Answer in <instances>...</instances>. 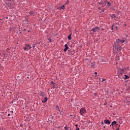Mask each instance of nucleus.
<instances>
[{
	"label": "nucleus",
	"instance_id": "obj_25",
	"mask_svg": "<svg viewBox=\"0 0 130 130\" xmlns=\"http://www.w3.org/2000/svg\"><path fill=\"white\" fill-rule=\"evenodd\" d=\"M68 4H69V1H68L67 3L65 4V5H68Z\"/></svg>",
	"mask_w": 130,
	"mask_h": 130
},
{
	"label": "nucleus",
	"instance_id": "obj_8",
	"mask_svg": "<svg viewBox=\"0 0 130 130\" xmlns=\"http://www.w3.org/2000/svg\"><path fill=\"white\" fill-rule=\"evenodd\" d=\"M50 84L52 86H53V88H56V86H57L55 83L53 82V81H51L50 82Z\"/></svg>",
	"mask_w": 130,
	"mask_h": 130
},
{
	"label": "nucleus",
	"instance_id": "obj_11",
	"mask_svg": "<svg viewBox=\"0 0 130 130\" xmlns=\"http://www.w3.org/2000/svg\"><path fill=\"white\" fill-rule=\"evenodd\" d=\"M47 100H48V98H47V97H45V98H44V100L43 101H42V103H46V102H47Z\"/></svg>",
	"mask_w": 130,
	"mask_h": 130
},
{
	"label": "nucleus",
	"instance_id": "obj_34",
	"mask_svg": "<svg viewBox=\"0 0 130 130\" xmlns=\"http://www.w3.org/2000/svg\"><path fill=\"white\" fill-rule=\"evenodd\" d=\"M116 30H117V26H116Z\"/></svg>",
	"mask_w": 130,
	"mask_h": 130
},
{
	"label": "nucleus",
	"instance_id": "obj_40",
	"mask_svg": "<svg viewBox=\"0 0 130 130\" xmlns=\"http://www.w3.org/2000/svg\"><path fill=\"white\" fill-rule=\"evenodd\" d=\"M94 95H96V93H94Z\"/></svg>",
	"mask_w": 130,
	"mask_h": 130
},
{
	"label": "nucleus",
	"instance_id": "obj_17",
	"mask_svg": "<svg viewBox=\"0 0 130 130\" xmlns=\"http://www.w3.org/2000/svg\"><path fill=\"white\" fill-rule=\"evenodd\" d=\"M40 95L42 97H44V96H45V94L44 92H41Z\"/></svg>",
	"mask_w": 130,
	"mask_h": 130
},
{
	"label": "nucleus",
	"instance_id": "obj_7",
	"mask_svg": "<svg viewBox=\"0 0 130 130\" xmlns=\"http://www.w3.org/2000/svg\"><path fill=\"white\" fill-rule=\"evenodd\" d=\"M65 48L63 49L64 52H67L68 51V50L69 49V46H68V44L64 45Z\"/></svg>",
	"mask_w": 130,
	"mask_h": 130
},
{
	"label": "nucleus",
	"instance_id": "obj_28",
	"mask_svg": "<svg viewBox=\"0 0 130 130\" xmlns=\"http://www.w3.org/2000/svg\"><path fill=\"white\" fill-rule=\"evenodd\" d=\"M8 116H11V114H8Z\"/></svg>",
	"mask_w": 130,
	"mask_h": 130
},
{
	"label": "nucleus",
	"instance_id": "obj_24",
	"mask_svg": "<svg viewBox=\"0 0 130 130\" xmlns=\"http://www.w3.org/2000/svg\"><path fill=\"white\" fill-rule=\"evenodd\" d=\"M32 47H33L34 48H35V45H32Z\"/></svg>",
	"mask_w": 130,
	"mask_h": 130
},
{
	"label": "nucleus",
	"instance_id": "obj_10",
	"mask_svg": "<svg viewBox=\"0 0 130 130\" xmlns=\"http://www.w3.org/2000/svg\"><path fill=\"white\" fill-rule=\"evenodd\" d=\"M104 123H106V124H110V121L108 119L105 120Z\"/></svg>",
	"mask_w": 130,
	"mask_h": 130
},
{
	"label": "nucleus",
	"instance_id": "obj_32",
	"mask_svg": "<svg viewBox=\"0 0 130 130\" xmlns=\"http://www.w3.org/2000/svg\"><path fill=\"white\" fill-rule=\"evenodd\" d=\"M102 12H104V10H102Z\"/></svg>",
	"mask_w": 130,
	"mask_h": 130
},
{
	"label": "nucleus",
	"instance_id": "obj_16",
	"mask_svg": "<svg viewBox=\"0 0 130 130\" xmlns=\"http://www.w3.org/2000/svg\"><path fill=\"white\" fill-rule=\"evenodd\" d=\"M68 39H69V40H72V34H70V35L68 36Z\"/></svg>",
	"mask_w": 130,
	"mask_h": 130
},
{
	"label": "nucleus",
	"instance_id": "obj_35",
	"mask_svg": "<svg viewBox=\"0 0 130 130\" xmlns=\"http://www.w3.org/2000/svg\"><path fill=\"white\" fill-rule=\"evenodd\" d=\"M12 113H13V112H14L13 111H11Z\"/></svg>",
	"mask_w": 130,
	"mask_h": 130
},
{
	"label": "nucleus",
	"instance_id": "obj_26",
	"mask_svg": "<svg viewBox=\"0 0 130 130\" xmlns=\"http://www.w3.org/2000/svg\"><path fill=\"white\" fill-rule=\"evenodd\" d=\"M99 5H100V6H101V5H102V3H99Z\"/></svg>",
	"mask_w": 130,
	"mask_h": 130
},
{
	"label": "nucleus",
	"instance_id": "obj_36",
	"mask_svg": "<svg viewBox=\"0 0 130 130\" xmlns=\"http://www.w3.org/2000/svg\"><path fill=\"white\" fill-rule=\"evenodd\" d=\"M102 7H104V5H102Z\"/></svg>",
	"mask_w": 130,
	"mask_h": 130
},
{
	"label": "nucleus",
	"instance_id": "obj_9",
	"mask_svg": "<svg viewBox=\"0 0 130 130\" xmlns=\"http://www.w3.org/2000/svg\"><path fill=\"white\" fill-rule=\"evenodd\" d=\"M121 73H123V74H125V72H126V69H120Z\"/></svg>",
	"mask_w": 130,
	"mask_h": 130
},
{
	"label": "nucleus",
	"instance_id": "obj_14",
	"mask_svg": "<svg viewBox=\"0 0 130 130\" xmlns=\"http://www.w3.org/2000/svg\"><path fill=\"white\" fill-rule=\"evenodd\" d=\"M111 124H112L113 125H115V124L116 125H118V124H117L116 121H114L113 122H112Z\"/></svg>",
	"mask_w": 130,
	"mask_h": 130
},
{
	"label": "nucleus",
	"instance_id": "obj_15",
	"mask_svg": "<svg viewBox=\"0 0 130 130\" xmlns=\"http://www.w3.org/2000/svg\"><path fill=\"white\" fill-rule=\"evenodd\" d=\"M124 80H127V79H129V77L126 75H124Z\"/></svg>",
	"mask_w": 130,
	"mask_h": 130
},
{
	"label": "nucleus",
	"instance_id": "obj_3",
	"mask_svg": "<svg viewBox=\"0 0 130 130\" xmlns=\"http://www.w3.org/2000/svg\"><path fill=\"white\" fill-rule=\"evenodd\" d=\"M86 112V109L83 108L80 110V113L81 115L85 114Z\"/></svg>",
	"mask_w": 130,
	"mask_h": 130
},
{
	"label": "nucleus",
	"instance_id": "obj_23",
	"mask_svg": "<svg viewBox=\"0 0 130 130\" xmlns=\"http://www.w3.org/2000/svg\"><path fill=\"white\" fill-rule=\"evenodd\" d=\"M111 30H113V25H112V28Z\"/></svg>",
	"mask_w": 130,
	"mask_h": 130
},
{
	"label": "nucleus",
	"instance_id": "obj_20",
	"mask_svg": "<svg viewBox=\"0 0 130 130\" xmlns=\"http://www.w3.org/2000/svg\"><path fill=\"white\" fill-rule=\"evenodd\" d=\"M105 81H106V79H102V82H104Z\"/></svg>",
	"mask_w": 130,
	"mask_h": 130
},
{
	"label": "nucleus",
	"instance_id": "obj_4",
	"mask_svg": "<svg viewBox=\"0 0 130 130\" xmlns=\"http://www.w3.org/2000/svg\"><path fill=\"white\" fill-rule=\"evenodd\" d=\"M31 48H32L31 46L28 44H27V45H25V46L24 47V49L25 51H28V50L31 49Z\"/></svg>",
	"mask_w": 130,
	"mask_h": 130
},
{
	"label": "nucleus",
	"instance_id": "obj_27",
	"mask_svg": "<svg viewBox=\"0 0 130 130\" xmlns=\"http://www.w3.org/2000/svg\"><path fill=\"white\" fill-rule=\"evenodd\" d=\"M98 74L97 72H94V75H97Z\"/></svg>",
	"mask_w": 130,
	"mask_h": 130
},
{
	"label": "nucleus",
	"instance_id": "obj_21",
	"mask_svg": "<svg viewBox=\"0 0 130 130\" xmlns=\"http://www.w3.org/2000/svg\"><path fill=\"white\" fill-rule=\"evenodd\" d=\"M30 15H33V12H29Z\"/></svg>",
	"mask_w": 130,
	"mask_h": 130
},
{
	"label": "nucleus",
	"instance_id": "obj_38",
	"mask_svg": "<svg viewBox=\"0 0 130 130\" xmlns=\"http://www.w3.org/2000/svg\"><path fill=\"white\" fill-rule=\"evenodd\" d=\"M110 107H112V106H110Z\"/></svg>",
	"mask_w": 130,
	"mask_h": 130
},
{
	"label": "nucleus",
	"instance_id": "obj_30",
	"mask_svg": "<svg viewBox=\"0 0 130 130\" xmlns=\"http://www.w3.org/2000/svg\"><path fill=\"white\" fill-rule=\"evenodd\" d=\"M102 124H104V122H102Z\"/></svg>",
	"mask_w": 130,
	"mask_h": 130
},
{
	"label": "nucleus",
	"instance_id": "obj_12",
	"mask_svg": "<svg viewBox=\"0 0 130 130\" xmlns=\"http://www.w3.org/2000/svg\"><path fill=\"white\" fill-rule=\"evenodd\" d=\"M66 9V6L64 5H62L60 7V10H64Z\"/></svg>",
	"mask_w": 130,
	"mask_h": 130
},
{
	"label": "nucleus",
	"instance_id": "obj_33",
	"mask_svg": "<svg viewBox=\"0 0 130 130\" xmlns=\"http://www.w3.org/2000/svg\"><path fill=\"white\" fill-rule=\"evenodd\" d=\"M119 128H118L116 129V130H119Z\"/></svg>",
	"mask_w": 130,
	"mask_h": 130
},
{
	"label": "nucleus",
	"instance_id": "obj_5",
	"mask_svg": "<svg viewBox=\"0 0 130 130\" xmlns=\"http://www.w3.org/2000/svg\"><path fill=\"white\" fill-rule=\"evenodd\" d=\"M110 17L112 20H116V15L114 14L110 15Z\"/></svg>",
	"mask_w": 130,
	"mask_h": 130
},
{
	"label": "nucleus",
	"instance_id": "obj_39",
	"mask_svg": "<svg viewBox=\"0 0 130 130\" xmlns=\"http://www.w3.org/2000/svg\"><path fill=\"white\" fill-rule=\"evenodd\" d=\"M94 95H96V93H94Z\"/></svg>",
	"mask_w": 130,
	"mask_h": 130
},
{
	"label": "nucleus",
	"instance_id": "obj_37",
	"mask_svg": "<svg viewBox=\"0 0 130 130\" xmlns=\"http://www.w3.org/2000/svg\"><path fill=\"white\" fill-rule=\"evenodd\" d=\"M19 32H21V30H19Z\"/></svg>",
	"mask_w": 130,
	"mask_h": 130
},
{
	"label": "nucleus",
	"instance_id": "obj_19",
	"mask_svg": "<svg viewBox=\"0 0 130 130\" xmlns=\"http://www.w3.org/2000/svg\"><path fill=\"white\" fill-rule=\"evenodd\" d=\"M107 4H108L109 7H110L111 6V3L108 2Z\"/></svg>",
	"mask_w": 130,
	"mask_h": 130
},
{
	"label": "nucleus",
	"instance_id": "obj_18",
	"mask_svg": "<svg viewBox=\"0 0 130 130\" xmlns=\"http://www.w3.org/2000/svg\"><path fill=\"white\" fill-rule=\"evenodd\" d=\"M56 110H58V111H60V110H59V107H58V105H57L56 106Z\"/></svg>",
	"mask_w": 130,
	"mask_h": 130
},
{
	"label": "nucleus",
	"instance_id": "obj_22",
	"mask_svg": "<svg viewBox=\"0 0 130 130\" xmlns=\"http://www.w3.org/2000/svg\"><path fill=\"white\" fill-rule=\"evenodd\" d=\"M49 42L51 43V39H48Z\"/></svg>",
	"mask_w": 130,
	"mask_h": 130
},
{
	"label": "nucleus",
	"instance_id": "obj_2",
	"mask_svg": "<svg viewBox=\"0 0 130 130\" xmlns=\"http://www.w3.org/2000/svg\"><path fill=\"white\" fill-rule=\"evenodd\" d=\"M100 31V28L97 26L94 27L93 28H92L91 30H90V34H94V33H95V32H99Z\"/></svg>",
	"mask_w": 130,
	"mask_h": 130
},
{
	"label": "nucleus",
	"instance_id": "obj_1",
	"mask_svg": "<svg viewBox=\"0 0 130 130\" xmlns=\"http://www.w3.org/2000/svg\"><path fill=\"white\" fill-rule=\"evenodd\" d=\"M116 41L117 43H118V42H121V43H127V39L125 38H123L121 40L117 39L116 40Z\"/></svg>",
	"mask_w": 130,
	"mask_h": 130
},
{
	"label": "nucleus",
	"instance_id": "obj_31",
	"mask_svg": "<svg viewBox=\"0 0 130 130\" xmlns=\"http://www.w3.org/2000/svg\"><path fill=\"white\" fill-rule=\"evenodd\" d=\"M8 2H11L12 0H7Z\"/></svg>",
	"mask_w": 130,
	"mask_h": 130
},
{
	"label": "nucleus",
	"instance_id": "obj_6",
	"mask_svg": "<svg viewBox=\"0 0 130 130\" xmlns=\"http://www.w3.org/2000/svg\"><path fill=\"white\" fill-rule=\"evenodd\" d=\"M115 47L116 49H118V50H121V49H122V48L118 45V43H117V45H115Z\"/></svg>",
	"mask_w": 130,
	"mask_h": 130
},
{
	"label": "nucleus",
	"instance_id": "obj_13",
	"mask_svg": "<svg viewBox=\"0 0 130 130\" xmlns=\"http://www.w3.org/2000/svg\"><path fill=\"white\" fill-rule=\"evenodd\" d=\"M64 128L65 130H72L70 126H65Z\"/></svg>",
	"mask_w": 130,
	"mask_h": 130
},
{
	"label": "nucleus",
	"instance_id": "obj_29",
	"mask_svg": "<svg viewBox=\"0 0 130 130\" xmlns=\"http://www.w3.org/2000/svg\"><path fill=\"white\" fill-rule=\"evenodd\" d=\"M75 126H76V127H78V124H76Z\"/></svg>",
	"mask_w": 130,
	"mask_h": 130
}]
</instances>
